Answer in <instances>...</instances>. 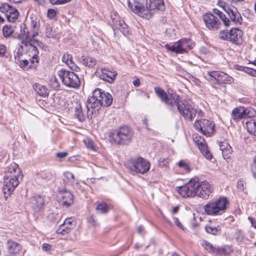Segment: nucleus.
I'll return each mask as SVG.
<instances>
[{"mask_svg": "<svg viewBox=\"0 0 256 256\" xmlns=\"http://www.w3.org/2000/svg\"><path fill=\"white\" fill-rule=\"evenodd\" d=\"M161 102L170 112L174 111L176 105L178 112L185 119L192 121L196 116V111L192 106L186 100H182L180 96L170 88L166 92L161 88Z\"/></svg>", "mask_w": 256, "mask_h": 256, "instance_id": "nucleus-1", "label": "nucleus"}, {"mask_svg": "<svg viewBox=\"0 0 256 256\" xmlns=\"http://www.w3.org/2000/svg\"><path fill=\"white\" fill-rule=\"evenodd\" d=\"M178 193L182 197H194L196 196L204 200H207L213 193L214 188L207 182L200 183L198 178H192L186 184L177 187Z\"/></svg>", "mask_w": 256, "mask_h": 256, "instance_id": "nucleus-2", "label": "nucleus"}, {"mask_svg": "<svg viewBox=\"0 0 256 256\" xmlns=\"http://www.w3.org/2000/svg\"><path fill=\"white\" fill-rule=\"evenodd\" d=\"M112 96L108 92L100 88H96L92 96L88 97L86 102L88 118L92 119L100 113V108L109 106L112 102Z\"/></svg>", "mask_w": 256, "mask_h": 256, "instance_id": "nucleus-3", "label": "nucleus"}, {"mask_svg": "<svg viewBox=\"0 0 256 256\" xmlns=\"http://www.w3.org/2000/svg\"><path fill=\"white\" fill-rule=\"evenodd\" d=\"M132 10L146 19L150 18L160 9V0H134V4L128 2Z\"/></svg>", "mask_w": 256, "mask_h": 256, "instance_id": "nucleus-4", "label": "nucleus"}, {"mask_svg": "<svg viewBox=\"0 0 256 256\" xmlns=\"http://www.w3.org/2000/svg\"><path fill=\"white\" fill-rule=\"evenodd\" d=\"M229 206L230 202L228 198L220 196L218 198L208 201L203 207L206 214L216 216L226 212Z\"/></svg>", "mask_w": 256, "mask_h": 256, "instance_id": "nucleus-5", "label": "nucleus"}, {"mask_svg": "<svg viewBox=\"0 0 256 256\" xmlns=\"http://www.w3.org/2000/svg\"><path fill=\"white\" fill-rule=\"evenodd\" d=\"M133 131L128 126H123L114 130L110 134L114 142L118 144H126L131 142Z\"/></svg>", "mask_w": 256, "mask_h": 256, "instance_id": "nucleus-6", "label": "nucleus"}, {"mask_svg": "<svg viewBox=\"0 0 256 256\" xmlns=\"http://www.w3.org/2000/svg\"><path fill=\"white\" fill-rule=\"evenodd\" d=\"M14 173L11 171H8L4 176V184L2 187V191L5 199H8L12 194L16 188L18 186L19 181L18 180V174L16 170L13 168Z\"/></svg>", "mask_w": 256, "mask_h": 256, "instance_id": "nucleus-7", "label": "nucleus"}, {"mask_svg": "<svg viewBox=\"0 0 256 256\" xmlns=\"http://www.w3.org/2000/svg\"><path fill=\"white\" fill-rule=\"evenodd\" d=\"M130 171L140 174H144L150 168V163L142 157L131 158L124 164Z\"/></svg>", "mask_w": 256, "mask_h": 256, "instance_id": "nucleus-8", "label": "nucleus"}, {"mask_svg": "<svg viewBox=\"0 0 256 256\" xmlns=\"http://www.w3.org/2000/svg\"><path fill=\"white\" fill-rule=\"evenodd\" d=\"M58 74L64 84L68 87L76 88L80 86V82L78 76L72 71L62 68L58 72Z\"/></svg>", "mask_w": 256, "mask_h": 256, "instance_id": "nucleus-9", "label": "nucleus"}, {"mask_svg": "<svg viewBox=\"0 0 256 256\" xmlns=\"http://www.w3.org/2000/svg\"><path fill=\"white\" fill-rule=\"evenodd\" d=\"M194 128L206 136H210L215 132L214 122L206 119L196 120L194 124Z\"/></svg>", "mask_w": 256, "mask_h": 256, "instance_id": "nucleus-10", "label": "nucleus"}, {"mask_svg": "<svg viewBox=\"0 0 256 256\" xmlns=\"http://www.w3.org/2000/svg\"><path fill=\"white\" fill-rule=\"evenodd\" d=\"M20 32L22 33V40H28L30 42H34V43L41 48H42L44 45L43 42L37 39L35 37L38 36V30H29L26 27L24 23L21 24Z\"/></svg>", "mask_w": 256, "mask_h": 256, "instance_id": "nucleus-11", "label": "nucleus"}, {"mask_svg": "<svg viewBox=\"0 0 256 256\" xmlns=\"http://www.w3.org/2000/svg\"><path fill=\"white\" fill-rule=\"evenodd\" d=\"M202 18L206 26L211 30H218L222 26L219 19L211 12H206L204 14Z\"/></svg>", "mask_w": 256, "mask_h": 256, "instance_id": "nucleus-12", "label": "nucleus"}, {"mask_svg": "<svg viewBox=\"0 0 256 256\" xmlns=\"http://www.w3.org/2000/svg\"><path fill=\"white\" fill-rule=\"evenodd\" d=\"M178 53L183 54L188 53V50H192L195 46V43L192 42L190 39L182 38L176 42Z\"/></svg>", "mask_w": 256, "mask_h": 256, "instance_id": "nucleus-13", "label": "nucleus"}, {"mask_svg": "<svg viewBox=\"0 0 256 256\" xmlns=\"http://www.w3.org/2000/svg\"><path fill=\"white\" fill-rule=\"evenodd\" d=\"M59 192L62 194L60 200L62 205L66 208L71 206L74 204V196L66 188L60 190Z\"/></svg>", "mask_w": 256, "mask_h": 256, "instance_id": "nucleus-14", "label": "nucleus"}, {"mask_svg": "<svg viewBox=\"0 0 256 256\" xmlns=\"http://www.w3.org/2000/svg\"><path fill=\"white\" fill-rule=\"evenodd\" d=\"M243 32L238 28H232L230 30V42L233 44L240 46L243 42Z\"/></svg>", "mask_w": 256, "mask_h": 256, "instance_id": "nucleus-15", "label": "nucleus"}, {"mask_svg": "<svg viewBox=\"0 0 256 256\" xmlns=\"http://www.w3.org/2000/svg\"><path fill=\"white\" fill-rule=\"evenodd\" d=\"M98 77L110 84H112L116 78L117 72L116 70H110L108 68H104L98 72Z\"/></svg>", "mask_w": 256, "mask_h": 256, "instance_id": "nucleus-16", "label": "nucleus"}, {"mask_svg": "<svg viewBox=\"0 0 256 256\" xmlns=\"http://www.w3.org/2000/svg\"><path fill=\"white\" fill-rule=\"evenodd\" d=\"M44 200L40 196H33L30 202L32 208L36 212H38L44 209Z\"/></svg>", "mask_w": 256, "mask_h": 256, "instance_id": "nucleus-17", "label": "nucleus"}, {"mask_svg": "<svg viewBox=\"0 0 256 256\" xmlns=\"http://www.w3.org/2000/svg\"><path fill=\"white\" fill-rule=\"evenodd\" d=\"M229 16L231 20L236 24H241L242 18L237 8L231 5L230 8H227L226 12Z\"/></svg>", "mask_w": 256, "mask_h": 256, "instance_id": "nucleus-18", "label": "nucleus"}, {"mask_svg": "<svg viewBox=\"0 0 256 256\" xmlns=\"http://www.w3.org/2000/svg\"><path fill=\"white\" fill-rule=\"evenodd\" d=\"M8 252L10 255H16L22 250L21 246L12 240H8L6 244Z\"/></svg>", "mask_w": 256, "mask_h": 256, "instance_id": "nucleus-19", "label": "nucleus"}, {"mask_svg": "<svg viewBox=\"0 0 256 256\" xmlns=\"http://www.w3.org/2000/svg\"><path fill=\"white\" fill-rule=\"evenodd\" d=\"M22 44L26 46H29L28 50L34 55V58L39 56V50L34 42H29L28 40H22Z\"/></svg>", "mask_w": 256, "mask_h": 256, "instance_id": "nucleus-20", "label": "nucleus"}, {"mask_svg": "<svg viewBox=\"0 0 256 256\" xmlns=\"http://www.w3.org/2000/svg\"><path fill=\"white\" fill-rule=\"evenodd\" d=\"M36 92L40 96L46 97L48 95V90L45 86L38 83H36L32 86Z\"/></svg>", "mask_w": 256, "mask_h": 256, "instance_id": "nucleus-21", "label": "nucleus"}, {"mask_svg": "<svg viewBox=\"0 0 256 256\" xmlns=\"http://www.w3.org/2000/svg\"><path fill=\"white\" fill-rule=\"evenodd\" d=\"M243 112L244 110L242 106H238L234 108L232 112V116L233 120L235 121H238L244 118Z\"/></svg>", "mask_w": 256, "mask_h": 256, "instance_id": "nucleus-22", "label": "nucleus"}, {"mask_svg": "<svg viewBox=\"0 0 256 256\" xmlns=\"http://www.w3.org/2000/svg\"><path fill=\"white\" fill-rule=\"evenodd\" d=\"M234 249L232 245H224L223 246L216 248V254L228 256L233 252Z\"/></svg>", "mask_w": 256, "mask_h": 256, "instance_id": "nucleus-23", "label": "nucleus"}, {"mask_svg": "<svg viewBox=\"0 0 256 256\" xmlns=\"http://www.w3.org/2000/svg\"><path fill=\"white\" fill-rule=\"evenodd\" d=\"M219 77L220 78L218 82L219 84H230L234 82V78L222 72Z\"/></svg>", "mask_w": 256, "mask_h": 256, "instance_id": "nucleus-24", "label": "nucleus"}, {"mask_svg": "<svg viewBox=\"0 0 256 256\" xmlns=\"http://www.w3.org/2000/svg\"><path fill=\"white\" fill-rule=\"evenodd\" d=\"M122 22H120V24L118 25V27H112L114 32L115 33L116 29L118 28L119 29L120 32H122L125 36L130 35L131 34L130 32V29L124 20H122Z\"/></svg>", "mask_w": 256, "mask_h": 256, "instance_id": "nucleus-25", "label": "nucleus"}, {"mask_svg": "<svg viewBox=\"0 0 256 256\" xmlns=\"http://www.w3.org/2000/svg\"><path fill=\"white\" fill-rule=\"evenodd\" d=\"M213 12L215 14L218 16L220 18L223 22V24L225 26L227 27L230 25V20L226 16L225 14H223L222 12L219 10L217 8H214Z\"/></svg>", "mask_w": 256, "mask_h": 256, "instance_id": "nucleus-26", "label": "nucleus"}, {"mask_svg": "<svg viewBox=\"0 0 256 256\" xmlns=\"http://www.w3.org/2000/svg\"><path fill=\"white\" fill-rule=\"evenodd\" d=\"M72 228L63 222L61 224L56 230V233L65 235L70 233L72 231Z\"/></svg>", "mask_w": 256, "mask_h": 256, "instance_id": "nucleus-27", "label": "nucleus"}, {"mask_svg": "<svg viewBox=\"0 0 256 256\" xmlns=\"http://www.w3.org/2000/svg\"><path fill=\"white\" fill-rule=\"evenodd\" d=\"M74 116L80 122H83L86 120V116L83 113L82 108L80 104H78L75 108Z\"/></svg>", "mask_w": 256, "mask_h": 256, "instance_id": "nucleus-28", "label": "nucleus"}, {"mask_svg": "<svg viewBox=\"0 0 256 256\" xmlns=\"http://www.w3.org/2000/svg\"><path fill=\"white\" fill-rule=\"evenodd\" d=\"M204 228L208 234L214 236L219 235L221 233V227L220 226L216 227L206 226Z\"/></svg>", "mask_w": 256, "mask_h": 256, "instance_id": "nucleus-29", "label": "nucleus"}, {"mask_svg": "<svg viewBox=\"0 0 256 256\" xmlns=\"http://www.w3.org/2000/svg\"><path fill=\"white\" fill-rule=\"evenodd\" d=\"M243 107V115L244 118H250L256 116V111L251 107Z\"/></svg>", "mask_w": 256, "mask_h": 256, "instance_id": "nucleus-30", "label": "nucleus"}, {"mask_svg": "<svg viewBox=\"0 0 256 256\" xmlns=\"http://www.w3.org/2000/svg\"><path fill=\"white\" fill-rule=\"evenodd\" d=\"M82 62L84 65L89 68H92L96 65V60L94 58L90 56H82Z\"/></svg>", "mask_w": 256, "mask_h": 256, "instance_id": "nucleus-31", "label": "nucleus"}, {"mask_svg": "<svg viewBox=\"0 0 256 256\" xmlns=\"http://www.w3.org/2000/svg\"><path fill=\"white\" fill-rule=\"evenodd\" d=\"M110 18L112 22V28L118 27V25L120 24V22H122V20H120L118 13L115 11L112 12L110 14Z\"/></svg>", "mask_w": 256, "mask_h": 256, "instance_id": "nucleus-32", "label": "nucleus"}, {"mask_svg": "<svg viewBox=\"0 0 256 256\" xmlns=\"http://www.w3.org/2000/svg\"><path fill=\"white\" fill-rule=\"evenodd\" d=\"M30 28L32 30H38L40 27V20L36 16H30Z\"/></svg>", "mask_w": 256, "mask_h": 256, "instance_id": "nucleus-33", "label": "nucleus"}, {"mask_svg": "<svg viewBox=\"0 0 256 256\" xmlns=\"http://www.w3.org/2000/svg\"><path fill=\"white\" fill-rule=\"evenodd\" d=\"M248 132L253 133L254 136H256V120H252L246 122Z\"/></svg>", "mask_w": 256, "mask_h": 256, "instance_id": "nucleus-34", "label": "nucleus"}, {"mask_svg": "<svg viewBox=\"0 0 256 256\" xmlns=\"http://www.w3.org/2000/svg\"><path fill=\"white\" fill-rule=\"evenodd\" d=\"M202 246L208 252L216 253V248L213 246L212 244L207 240H204L202 244Z\"/></svg>", "mask_w": 256, "mask_h": 256, "instance_id": "nucleus-35", "label": "nucleus"}, {"mask_svg": "<svg viewBox=\"0 0 256 256\" xmlns=\"http://www.w3.org/2000/svg\"><path fill=\"white\" fill-rule=\"evenodd\" d=\"M96 210L100 214H106L108 212L109 208L106 202H102L97 204Z\"/></svg>", "mask_w": 256, "mask_h": 256, "instance_id": "nucleus-36", "label": "nucleus"}, {"mask_svg": "<svg viewBox=\"0 0 256 256\" xmlns=\"http://www.w3.org/2000/svg\"><path fill=\"white\" fill-rule=\"evenodd\" d=\"M61 216L58 214L54 212L49 214L48 216V220L54 224L58 222Z\"/></svg>", "mask_w": 256, "mask_h": 256, "instance_id": "nucleus-37", "label": "nucleus"}, {"mask_svg": "<svg viewBox=\"0 0 256 256\" xmlns=\"http://www.w3.org/2000/svg\"><path fill=\"white\" fill-rule=\"evenodd\" d=\"M2 32L4 37L8 38L14 32V28L11 26L6 25L3 27Z\"/></svg>", "mask_w": 256, "mask_h": 256, "instance_id": "nucleus-38", "label": "nucleus"}, {"mask_svg": "<svg viewBox=\"0 0 256 256\" xmlns=\"http://www.w3.org/2000/svg\"><path fill=\"white\" fill-rule=\"evenodd\" d=\"M230 30H220L218 33V37L224 40L230 41Z\"/></svg>", "mask_w": 256, "mask_h": 256, "instance_id": "nucleus-39", "label": "nucleus"}, {"mask_svg": "<svg viewBox=\"0 0 256 256\" xmlns=\"http://www.w3.org/2000/svg\"><path fill=\"white\" fill-rule=\"evenodd\" d=\"M40 178L46 181L52 180V175L51 172L49 171H43L38 174Z\"/></svg>", "mask_w": 256, "mask_h": 256, "instance_id": "nucleus-40", "label": "nucleus"}, {"mask_svg": "<svg viewBox=\"0 0 256 256\" xmlns=\"http://www.w3.org/2000/svg\"><path fill=\"white\" fill-rule=\"evenodd\" d=\"M20 68L24 70H28V68H30V66L29 64V62L26 60H20V61L16 62Z\"/></svg>", "mask_w": 256, "mask_h": 256, "instance_id": "nucleus-41", "label": "nucleus"}, {"mask_svg": "<svg viewBox=\"0 0 256 256\" xmlns=\"http://www.w3.org/2000/svg\"><path fill=\"white\" fill-rule=\"evenodd\" d=\"M234 236L237 242H242L244 236L242 230L237 229L234 232Z\"/></svg>", "mask_w": 256, "mask_h": 256, "instance_id": "nucleus-42", "label": "nucleus"}, {"mask_svg": "<svg viewBox=\"0 0 256 256\" xmlns=\"http://www.w3.org/2000/svg\"><path fill=\"white\" fill-rule=\"evenodd\" d=\"M164 47L168 52H174L176 54H178L176 42L175 43H174L173 44H165Z\"/></svg>", "mask_w": 256, "mask_h": 256, "instance_id": "nucleus-43", "label": "nucleus"}, {"mask_svg": "<svg viewBox=\"0 0 256 256\" xmlns=\"http://www.w3.org/2000/svg\"><path fill=\"white\" fill-rule=\"evenodd\" d=\"M220 150L222 151V153H225L226 150L231 149V147L230 144L226 142H217Z\"/></svg>", "mask_w": 256, "mask_h": 256, "instance_id": "nucleus-44", "label": "nucleus"}, {"mask_svg": "<svg viewBox=\"0 0 256 256\" xmlns=\"http://www.w3.org/2000/svg\"><path fill=\"white\" fill-rule=\"evenodd\" d=\"M11 5L7 4V3H3L1 4L0 6V12L4 14L6 16V14H8V10H10Z\"/></svg>", "mask_w": 256, "mask_h": 256, "instance_id": "nucleus-45", "label": "nucleus"}, {"mask_svg": "<svg viewBox=\"0 0 256 256\" xmlns=\"http://www.w3.org/2000/svg\"><path fill=\"white\" fill-rule=\"evenodd\" d=\"M250 169L253 178L256 180V156L252 159V162L250 165Z\"/></svg>", "mask_w": 256, "mask_h": 256, "instance_id": "nucleus-46", "label": "nucleus"}, {"mask_svg": "<svg viewBox=\"0 0 256 256\" xmlns=\"http://www.w3.org/2000/svg\"><path fill=\"white\" fill-rule=\"evenodd\" d=\"M222 72L220 71H212L208 72V75L212 78L216 80L217 82L220 78V74Z\"/></svg>", "mask_w": 256, "mask_h": 256, "instance_id": "nucleus-47", "label": "nucleus"}, {"mask_svg": "<svg viewBox=\"0 0 256 256\" xmlns=\"http://www.w3.org/2000/svg\"><path fill=\"white\" fill-rule=\"evenodd\" d=\"M64 176L72 184L74 183L75 178L74 174L70 172L66 171L64 172Z\"/></svg>", "mask_w": 256, "mask_h": 256, "instance_id": "nucleus-48", "label": "nucleus"}, {"mask_svg": "<svg viewBox=\"0 0 256 256\" xmlns=\"http://www.w3.org/2000/svg\"><path fill=\"white\" fill-rule=\"evenodd\" d=\"M39 56H36L35 58H34V55H32L30 58L31 64L30 65V68H36L38 66L39 63Z\"/></svg>", "mask_w": 256, "mask_h": 256, "instance_id": "nucleus-49", "label": "nucleus"}, {"mask_svg": "<svg viewBox=\"0 0 256 256\" xmlns=\"http://www.w3.org/2000/svg\"><path fill=\"white\" fill-rule=\"evenodd\" d=\"M23 46H20L18 48V51L16 54H14V60L16 63V62L20 61L21 59V56L23 55Z\"/></svg>", "mask_w": 256, "mask_h": 256, "instance_id": "nucleus-50", "label": "nucleus"}, {"mask_svg": "<svg viewBox=\"0 0 256 256\" xmlns=\"http://www.w3.org/2000/svg\"><path fill=\"white\" fill-rule=\"evenodd\" d=\"M52 5H63L70 2L72 0H48Z\"/></svg>", "mask_w": 256, "mask_h": 256, "instance_id": "nucleus-51", "label": "nucleus"}, {"mask_svg": "<svg viewBox=\"0 0 256 256\" xmlns=\"http://www.w3.org/2000/svg\"><path fill=\"white\" fill-rule=\"evenodd\" d=\"M193 138L195 142L198 144H201L204 143L206 142L204 138L199 136L198 134H196L193 135Z\"/></svg>", "mask_w": 256, "mask_h": 256, "instance_id": "nucleus-52", "label": "nucleus"}, {"mask_svg": "<svg viewBox=\"0 0 256 256\" xmlns=\"http://www.w3.org/2000/svg\"><path fill=\"white\" fill-rule=\"evenodd\" d=\"M178 166L180 168H183L188 172H190L191 170L190 166L184 160H180L178 163Z\"/></svg>", "mask_w": 256, "mask_h": 256, "instance_id": "nucleus-53", "label": "nucleus"}, {"mask_svg": "<svg viewBox=\"0 0 256 256\" xmlns=\"http://www.w3.org/2000/svg\"><path fill=\"white\" fill-rule=\"evenodd\" d=\"M19 14V12L18 10L16 12L12 14V15H8L7 20L9 22H14L18 19Z\"/></svg>", "mask_w": 256, "mask_h": 256, "instance_id": "nucleus-54", "label": "nucleus"}, {"mask_svg": "<svg viewBox=\"0 0 256 256\" xmlns=\"http://www.w3.org/2000/svg\"><path fill=\"white\" fill-rule=\"evenodd\" d=\"M46 36L48 38L54 37V32H52V28L51 26L48 25L46 28Z\"/></svg>", "mask_w": 256, "mask_h": 256, "instance_id": "nucleus-55", "label": "nucleus"}, {"mask_svg": "<svg viewBox=\"0 0 256 256\" xmlns=\"http://www.w3.org/2000/svg\"><path fill=\"white\" fill-rule=\"evenodd\" d=\"M58 14V12L52 8L48 9L47 12V16L50 19L54 18Z\"/></svg>", "mask_w": 256, "mask_h": 256, "instance_id": "nucleus-56", "label": "nucleus"}, {"mask_svg": "<svg viewBox=\"0 0 256 256\" xmlns=\"http://www.w3.org/2000/svg\"><path fill=\"white\" fill-rule=\"evenodd\" d=\"M217 4L221 7L226 12H227V8H230V6L224 2L222 0H218Z\"/></svg>", "mask_w": 256, "mask_h": 256, "instance_id": "nucleus-57", "label": "nucleus"}, {"mask_svg": "<svg viewBox=\"0 0 256 256\" xmlns=\"http://www.w3.org/2000/svg\"><path fill=\"white\" fill-rule=\"evenodd\" d=\"M7 48L5 45L0 44V58H4V57H7V56H6V53Z\"/></svg>", "mask_w": 256, "mask_h": 256, "instance_id": "nucleus-58", "label": "nucleus"}, {"mask_svg": "<svg viewBox=\"0 0 256 256\" xmlns=\"http://www.w3.org/2000/svg\"><path fill=\"white\" fill-rule=\"evenodd\" d=\"M202 154L208 160H211L213 158L212 154L208 149L204 152H202Z\"/></svg>", "mask_w": 256, "mask_h": 256, "instance_id": "nucleus-59", "label": "nucleus"}, {"mask_svg": "<svg viewBox=\"0 0 256 256\" xmlns=\"http://www.w3.org/2000/svg\"><path fill=\"white\" fill-rule=\"evenodd\" d=\"M51 84L53 88L56 90L58 89L60 86V83L56 77L51 81Z\"/></svg>", "mask_w": 256, "mask_h": 256, "instance_id": "nucleus-60", "label": "nucleus"}, {"mask_svg": "<svg viewBox=\"0 0 256 256\" xmlns=\"http://www.w3.org/2000/svg\"><path fill=\"white\" fill-rule=\"evenodd\" d=\"M64 222L71 227L72 230L75 227V224L71 220V218L66 219Z\"/></svg>", "mask_w": 256, "mask_h": 256, "instance_id": "nucleus-61", "label": "nucleus"}, {"mask_svg": "<svg viewBox=\"0 0 256 256\" xmlns=\"http://www.w3.org/2000/svg\"><path fill=\"white\" fill-rule=\"evenodd\" d=\"M86 146L88 148L91 150H95V146H94V142L91 140H88V142L86 144Z\"/></svg>", "mask_w": 256, "mask_h": 256, "instance_id": "nucleus-62", "label": "nucleus"}, {"mask_svg": "<svg viewBox=\"0 0 256 256\" xmlns=\"http://www.w3.org/2000/svg\"><path fill=\"white\" fill-rule=\"evenodd\" d=\"M198 148L200 150L201 152H204V151L207 150L208 149V146L206 142L204 143L201 144H198Z\"/></svg>", "mask_w": 256, "mask_h": 256, "instance_id": "nucleus-63", "label": "nucleus"}, {"mask_svg": "<svg viewBox=\"0 0 256 256\" xmlns=\"http://www.w3.org/2000/svg\"><path fill=\"white\" fill-rule=\"evenodd\" d=\"M248 219L250 222L252 226L256 229V220L254 218L250 216H248Z\"/></svg>", "mask_w": 256, "mask_h": 256, "instance_id": "nucleus-64", "label": "nucleus"}]
</instances>
